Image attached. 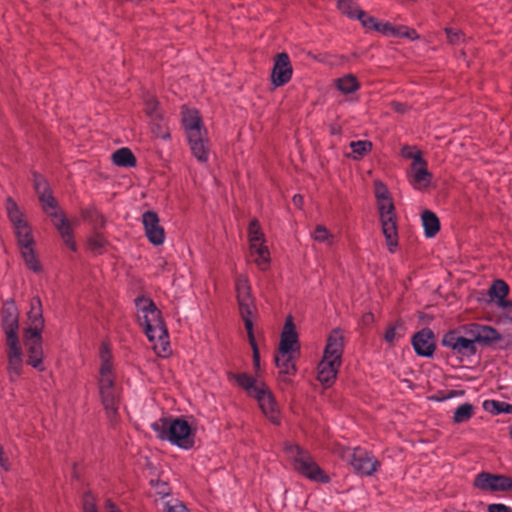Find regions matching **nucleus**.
<instances>
[{
	"label": "nucleus",
	"mask_w": 512,
	"mask_h": 512,
	"mask_svg": "<svg viewBox=\"0 0 512 512\" xmlns=\"http://www.w3.org/2000/svg\"><path fill=\"white\" fill-rule=\"evenodd\" d=\"M374 192L377 200L382 232L385 236L389 251L394 252L398 245L394 204L387 187L382 182H374Z\"/></svg>",
	"instance_id": "obj_9"
},
{
	"label": "nucleus",
	"mask_w": 512,
	"mask_h": 512,
	"mask_svg": "<svg viewBox=\"0 0 512 512\" xmlns=\"http://www.w3.org/2000/svg\"><path fill=\"white\" fill-rule=\"evenodd\" d=\"M192 155L200 163H206L210 155V144L207 131L187 137Z\"/></svg>",
	"instance_id": "obj_21"
},
{
	"label": "nucleus",
	"mask_w": 512,
	"mask_h": 512,
	"mask_svg": "<svg viewBox=\"0 0 512 512\" xmlns=\"http://www.w3.org/2000/svg\"><path fill=\"white\" fill-rule=\"evenodd\" d=\"M7 344V361L8 375L12 382L17 381L23 373L24 354L20 342H12Z\"/></svg>",
	"instance_id": "obj_15"
},
{
	"label": "nucleus",
	"mask_w": 512,
	"mask_h": 512,
	"mask_svg": "<svg viewBox=\"0 0 512 512\" xmlns=\"http://www.w3.org/2000/svg\"><path fill=\"white\" fill-rule=\"evenodd\" d=\"M310 235L312 239L318 243L325 244L329 247L334 244V235L322 224L316 225Z\"/></svg>",
	"instance_id": "obj_32"
},
{
	"label": "nucleus",
	"mask_w": 512,
	"mask_h": 512,
	"mask_svg": "<svg viewBox=\"0 0 512 512\" xmlns=\"http://www.w3.org/2000/svg\"><path fill=\"white\" fill-rule=\"evenodd\" d=\"M98 389L102 404L111 422L116 421L120 391L115 381L112 355L106 345L100 349Z\"/></svg>",
	"instance_id": "obj_4"
},
{
	"label": "nucleus",
	"mask_w": 512,
	"mask_h": 512,
	"mask_svg": "<svg viewBox=\"0 0 512 512\" xmlns=\"http://www.w3.org/2000/svg\"><path fill=\"white\" fill-rule=\"evenodd\" d=\"M413 159L410 172V183L415 189H424L428 187L431 181V175L427 170L426 161L421 157L419 151L410 154Z\"/></svg>",
	"instance_id": "obj_14"
},
{
	"label": "nucleus",
	"mask_w": 512,
	"mask_h": 512,
	"mask_svg": "<svg viewBox=\"0 0 512 512\" xmlns=\"http://www.w3.org/2000/svg\"><path fill=\"white\" fill-rule=\"evenodd\" d=\"M2 327L6 335V343L19 342L18 312L13 303H6L2 310Z\"/></svg>",
	"instance_id": "obj_16"
},
{
	"label": "nucleus",
	"mask_w": 512,
	"mask_h": 512,
	"mask_svg": "<svg viewBox=\"0 0 512 512\" xmlns=\"http://www.w3.org/2000/svg\"><path fill=\"white\" fill-rule=\"evenodd\" d=\"M136 309L138 322L144 328L153 350L158 356L166 357L169 354L170 345L161 312L151 299L145 297L136 299Z\"/></svg>",
	"instance_id": "obj_1"
},
{
	"label": "nucleus",
	"mask_w": 512,
	"mask_h": 512,
	"mask_svg": "<svg viewBox=\"0 0 512 512\" xmlns=\"http://www.w3.org/2000/svg\"><path fill=\"white\" fill-rule=\"evenodd\" d=\"M83 510L84 512H97L95 507V500L92 495L88 494L85 496Z\"/></svg>",
	"instance_id": "obj_46"
},
{
	"label": "nucleus",
	"mask_w": 512,
	"mask_h": 512,
	"mask_svg": "<svg viewBox=\"0 0 512 512\" xmlns=\"http://www.w3.org/2000/svg\"><path fill=\"white\" fill-rule=\"evenodd\" d=\"M442 344L460 354L471 355L476 352L475 343L472 337L460 336L457 332L451 331L444 335Z\"/></svg>",
	"instance_id": "obj_19"
},
{
	"label": "nucleus",
	"mask_w": 512,
	"mask_h": 512,
	"mask_svg": "<svg viewBox=\"0 0 512 512\" xmlns=\"http://www.w3.org/2000/svg\"><path fill=\"white\" fill-rule=\"evenodd\" d=\"M474 486L483 491H507L512 489V478L483 472L475 477Z\"/></svg>",
	"instance_id": "obj_13"
},
{
	"label": "nucleus",
	"mask_w": 512,
	"mask_h": 512,
	"mask_svg": "<svg viewBox=\"0 0 512 512\" xmlns=\"http://www.w3.org/2000/svg\"><path fill=\"white\" fill-rule=\"evenodd\" d=\"M463 329L466 336L473 338L474 343L487 344L501 339L499 332L491 326L473 323Z\"/></svg>",
	"instance_id": "obj_18"
},
{
	"label": "nucleus",
	"mask_w": 512,
	"mask_h": 512,
	"mask_svg": "<svg viewBox=\"0 0 512 512\" xmlns=\"http://www.w3.org/2000/svg\"><path fill=\"white\" fill-rule=\"evenodd\" d=\"M488 512H512V510L504 504H491L488 507Z\"/></svg>",
	"instance_id": "obj_47"
},
{
	"label": "nucleus",
	"mask_w": 512,
	"mask_h": 512,
	"mask_svg": "<svg viewBox=\"0 0 512 512\" xmlns=\"http://www.w3.org/2000/svg\"><path fill=\"white\" fill-rule=\"evenodd\" d=\"M510 435H511V437H512V428H511V431H510Z\"/></svg>",
	"instance_id": "obj_55"
},
{
	"label": "nucleus",
	"mask_w": 512,
	"mask_h": 512,
	"mask_svg": "<svg viewBox=\"0 0 512 512\" xmlns=\"http://www.w3.org/2000/svg\"><path fill=\"white\" fill-rule=\"evenodd\" d=\"M298 354L293 353H280L275 356V364L280 374L294 375L296 372L295 359Z\"/></svg>",
	"instance_id": "obj_27"
},
{
	"label": "nucleus",
	"mask_w": 512,
	"mask_h": 512,
	"mask_svg": "<svg viewBox=\"0 0 512 512\" xmlns=\"http://www.w3.org/2000/svg\"><path fill=\"white\" fill-rule=\"evenodd\" d=\"M235 292L240 315L245 326H247V321L253 322V318L256 313V305L251 292L249 279L246 275L239 274L236 276Z\"/></svg>",
	"instance_id": "obj_11"
},
{
	"label": "nucleus",
	"mask_w": 512,
	"mask_h": 512,
	"mask_svg": "<svg viewBox=\"0 0 512 512\" xmlns=\"http://www.w3.org/2000/svg\"><path fill=\"white\" fill-rule=\"evenodd\" d=\"M404 336V329L402 324L397 323L394 326L389 327L385 334L384 339L386 342L392 344Z\"/></svg>",
	"instance_id": "obj_41"
},
{
	"label": "nucleus",
	"mask_w": 512,
	"mask_h": 512,
	"mask_svg": "<svg viewBox=\"0 0 512 512\" xmlns=\"http://www.w3.org/2000/svg\"><path fill=\"white\" fill-rule=\"evenodd\" d=\"M249 343L253 350V365L256 370L260 368V354L259 350L255 341L254 333H253V322L247 321V326H245Z\"/></svg>",
	"instance_id": "obj_37"
},
{
	"label": "nucleus",
	"mask_w": 512,
	"mask_h": 512,
	"mask_svg": "<svg viewBox=\"0 0 512 512\" xmlns=\"http://www.w3.org/2000/svg\"><path fill=\"white\" fill-rule=\"evenodd\" d=\"M112 161L120 167H132L136 163V159L128 148H120L112 154Z\"/></svg>",
	"instance_id": "obj_30"
},
{
	"label": "nucleus",
	"mask_w": 512,
	"mask_h": 512,
	"mask_svg": "<svg viewBox=\"0 0 512 512\" xmlns=\"http://www.w3.org/2000/svg\"><path fill=\"white\" fill-rule=\"evenodd\" d=\"M447 38L450 43L455 44L461 41L462 34L459 30L453 29V28H446L445 29Z\"/></svg>",
	"instance_id": "obj_45"
},
{
	"label": "nucleus",
	"mask_w": 512,
	"mask_h": 512,
	"mask_svg": "<svg viewBox=\"0 0 512 512\" xmlns=\"http://www.w3.org/2000/svg\"><path fill=\"white\" fill-rule=\"evenodd\" d=\"M160 440L168 441L182 449H190L195 443V429L181 417L160 418L151 424Z\"/></svg>",
	"instance_id": "obj_6"
},
{
	"label": "nucleus",
	"mask_w": 512,
	"mask_h": 512,
	"mask_svg": "<svg viewBox=\"0 0 512 512\" xmlns=\"http://www.w3.org/2000/svg\"><path fill=\"white\" fill-rule=\"evenodd\" d=\"M34 187L38 194L43 211L52 218L54 226L59 231L65 244L72 250H76V243L73 239L71 225L57 206L46 180L38 174L34 175Z\"/></svg>",
	"instance_id": "obj_5"
},
{
	"label": "nucleus",
	"mask_w": 512,
	"mask_h": 512,
	"mask_svg": "<svg viewBox=\"0 0 512 512\" xmlns=\"http://www.w3.org/2000/svg\"><path fill=\"white\" fill-rule=\"evenodd\" d=\"M0 466L4 469V470H9L10 468V463H9V460L8 458L5 456L4 454V450L2 448V446L0 445Z\"/></svg>",
	"instance_id": "obj_49"
},
{
	"label": "nucleus",
	"mask_w": 512,
	"mask_h": 512,
	"mask_svg": "<svg viewBox=\"0 0 512 512\" xmlns=\"http://www.w3.org/2000/svg\"><path fill=\"white\" fill-rule=\"evenodd\" d=\"M27 316L28 319L23 338L28 353V364L39 371H43L42 332L45 322L42 303L39 297H33L31 299L30 310Z\"/></svg>",
	"instance_id": "obj_2"
},
{
	"label": "nucleus",
	"mask_w": 512,
	"mask_h": 512,
	"mask_svg": "<svg viewBox=\"0 0 512 512\" xmlns=\"http://www.w3.org/2000/svg\"><path fill=\"white\" fill-rule=\"evenodd\" d=\"M509 287L503 280H496L489 289L491 300H495L499 308H502L508 301L505 300L508 295Z\"/></svg>",
	"instance_id": "obj_28"
},
{
	"label": "nucleus",
	"mask_w": 512,
	"mask_h": 512,
	"mask_svg": "<svg viewBox=\"0 0 512 512\" xmlns=\"http://www.w3.org/2000/svg\"><path fill=\"white\" fill-rule=\"evenodd\" d=\"M278 352L293 354L299 353L298 336L291 321H287L284 326Z\"/></svg>",
	"instance_id": "obj_23"
},
{
	"label": "nucleus",
	"mask_w": 512,
	"mask_h": 512,
	"mask_svg": "<svg viewBox=\"0 0 512 512\" xmlns=\"http://www.w3.org/2000/svg\"><path fill=\"white\" fill-rule=\"evenodd\" d=\"M343 349V332L340 329H334L327 338L317 372V379L327 387L331 386L337 377L342 362Z\"/></svg>",
	"instance_id": "obj_7"
},
{
	"label": "nucleus",
	"mask_w": 512,
	"mask_h": 512,
	"mask_svg": "<svg viewBox=\"0 0 512 512\" xmlns=\"http://www.w3.org/2000/svg\"><path fill=\"white\" fill-rule=\"evenodd\" d=\"M412 345L419 356L431 357L435 350V338L430 329H423L416 333Z\"/></svg>",
	"instance_id": "obj_22"
},
{
	"label": "nucleus",
	"mask_w": 512,
	"mask_h": 512,
	"mask_svg": "<svg viewBox=\"0 0 512 512\" xmlns=\"http://www.w3.org/2000/svg\"><path fill=\"white\" fill-rule=\"evenodd\" d=\"M422 224L425 235L429 238L434 237L440 229L439 219L433 212L428 210L422 213Z\"/></svg>",
	"instance_id": "obj_29"
},
{
	"label": "nucleus",
	"mask_w": 512,
	"mask_h": 512,
	"mask_svg": "<svg viewBox=\"0 0 512 512\" xmlns=\"http://www.w3.org/2000/svg\"><path fill=\"white\" fill-rule=\"evenodd\" d=\"M158 102L154 99L153 96H148L145 99V111L146 114L153 120H157L160 117V114L157 112Z\"/></svg>",
	"instance_id": "obj_42"
},
{
	"label": "nucleus",
	"mask_w": 512,
	"mask_h": 512,
	"mask_svg": "<svg viewBox=\"0 0 512 512\" xmlns=\"http://www.w3.org/2000/svg\"><path fill=\"white\" fill-rule=\"evenodd\" d=\"M338 90L344 94H351L360 87L357 78L352 74H347L335 81Z\"/></svg>",
	"instance_id": "obj_31"
},
{
	"label": "nucleus",
	"mask_w": 512,
	"mask_h": 512,
	"mask_svg": "<svg viewBox=\"0 0 512 512\" xmlns=\"http://www.w3.org/2000/svg\"><path fill=\"white\" fill-rule=\"evenodd\" d=\"M6 210L14 228V233L25 265L35 273L40 272L42 266L34 250L35 241L32 229L24 213L12 199L7 200Z\"/></svg>",
	"instance_id": "obj_3"
},
{
	"label": "nucleus",
	"mask_w": 512,
	"mask_h": 512,
	"mask_svg": "<svg viewBox=\"0 0 512 512\" xmlns=\"http://www.w3.org/2000/svg\"><path fill=\"white\" fill-rule=\"evenodd\" d=\"M284 452L294 469L307 479L318 483H328L330 481V477L319 467L311 455L298 445L286 442Z\"/></svg>",
	"instance_id": "obj_10"
},
{
	"label": "nucleus",
	"mask_w": 512,
	"mask_h": 512,
	"mask_svg": "<svg viewBox=\"0 0 512 512\" xmlns=\"http://www.w3.org/2000/svg\"><path fill=\"white\" fill-rule=\"evenodd\" d=\"M350 147L354 153V158L357 159L367 154L371 150L372 144L369 141H352Z\"/></svg>",
	"instance_id": "obj_40"
},
{
	"label": "nucleus",
	"mask_w": 512,
	"mask_h": 512,
	"mask_svg": "<svg viewBox=\"0 0 512 512\" xmlns=\"http://www.w3.org/2000/svg\"><path fill=\"white\" fill-rule=\"evenodd\" d=\"M249 245L265 242V236L257 220H252L248 227Z\"/></svg>",
	"instance_id": "obj_36"
},
{
	"label": "nucleus",
	"mask_w": 512,
	"mask_h": 512,
	"mask_svg": "<svg viewBox=\"0 0 512 512\" xmlns=\"http://www.w3.org/2000/svg\"><path fill=\"white\" fill-rule=\"evenodd\" d=\"M161 512H189V510L178 498H168L163 502Z\"/></svg>",
	"instance_id": "obj_39"
},
{
	"label": "nucleus",
	"mask_w": 512,
	"mask_h": 512,
	"mask_svg": "<svg viewBox=\"0 0 512 512\" xmlns=\"http://www.w3.org/2000/svg\"><path fill=\"white\" fill-rule=\"evenodd\" d=\"M292 201L299 208L303 205V197L299 194L294 195Z\"/></svg>",
	"instance_id": "obj_51"
},
{
	"label": "nucleus",
	"mask_w": 512,
	"mask_h": 512,
	"mask_svg": "<svg viewBox=\"0 0 512 512\" xmlns=\"http://www.w3.org/2000/svg\"><path fill=\"white\" fill-rule=\"evenodd\" d=\"M375 31L381 33L384 36L405 37L411 40H416L419 38V35L414 29L408 28L406 26H393L389 22L378 21Z\"/></svg>",
	"instance_id": "obj_24"
},
{
	"label": "nucleus",
	"mask_w": 512,
	"mask_h": 512,
	"mask_svg": "<svg viewBox=\"0 0 512 512\" xmlns=\"http://www.w3.org/2000/svg\"><path fill=\"white\" fill-rule=\"evenodd\" d=\"M151 485L154 488L156 495L159 496V499H156V502L160 509L163 508L164 501H166L168 498H174L170 495L171 488L166 482L159 479L151 480Z\"/></svg>",
	"instance_id": "obj_34"
},
{
	"label": "nucleus",
	"mask_w": 512,
	"mask_h": 512,
	"mask_svg": "<svg viewBox=\"0 0 512 512\" xmlns=\"http://www.w3.org/2000/svg\"><path fill=\"white\" fill-rule=\"evenodd\" d=\"M237 384L242 387L249 396L255 398L262 413L273 424H280V410L275 398L266 384L262 381L242 373L233 376Z\"/></svg>",
	"instance_id": "obj_8"
},
{
	"label": "nucleus",
	"mask_w": 512,
	"mask_h": 512,
	"mask_svg": "<svg viewBox=\"0 0 512 512\" xmlns=\"http://www.w3.org/2000/svg\"><path fill=\"white\" fill-rule=\"evenodd\" d=\"M345 457L350 461L354 471L360 475L370 476L378 468L379 462L368 451L355 448L353 451L347 450Z\"/></svg>",
	"instance_id": "obj_12"
},
{
	"label": "nucleus",
	"mask_w": 512,
	"mask_h": 512,
	"mask_svg": "<svg viewBox=\"0 0 512 512\" xmlns=\"http://www.w3.org/2000/svg\"><path fill=\"white\" fill-rule=\"evenodd\" d=\"M391 105L396 112L403 113L405 111V106L402 103L393 102Z\"/></svg>",
	"instance_id": "obj_52"
},
{
	"label": "nucleus",
	"mask_w": 512,
	"mask_h": 512,
	"mask_svg": "<svg viewBox=\"0 0 512 512\" xmlns=\"http://www.w3.org/2000/svg\"><path fill=\"white\" fill-rule=\"evenodd\" d=\"M337 8L343 15L349 18H358L359 12H362L359 6L352 0H339Z\"/></svg>",
	"instance_id": "obj_35"
},
{
	"label": "nucleus",
	"mask_w": 512,
	"mask_h": 512,
	"mask_svg": "<svg viewBox=\"0 0 512 512\" xmlns=\"http://www.w3.org/2000/svg\"><path fill=\"white\" fill-rule=\"evenodd\" d=\"M292 71L288 55L286 53L278 54L272 70V84L276 87L286 84L291 79Z\"/></svg>",
	"instance_id": "obj_20"
},
{
	"label": "nucleus",
	"mask_w": 512,
	"mask_h": 512,
	"mask_svg": "<svg viewBox=\"0 0 512 512\" xmlns=\"http://www.w3.org/2000/svg\"><path fill=\"white\" fill-rule=\"evenodd\" d=\"M155 127L157 128V130H155V128H153V132L155 133L156 136L161 137V138L169 137V133L166 130H162V127L160 125L157 124V125H155Z\"/></svg>",
	"instance_id": "obj_50"
},
{
	"label": "nucleus",
	"mask_w": 512,
	"mask_h": 512,
	"mask_svg": "<svg viewBox=\"0 0 512 512\" xmlns=\"http://www.w3.org/2000/svg\"><path fill=\"white\" fill-rule=\"evenodd\" d=\"M357 19L361 22L362 26L368 30H376V26L379 21L377 18L365 13L363 10L362 12H359Z\"/></svg>",
	"instance_id": "obj_44"
},
{
	"label": "nucleus",
	"mask_w": 512,
	"mask_h": 512,
	"mask_svg": "<svg viewBox=\"0 0 512 512\" xmlns=\"http://www.w3.org/2000/svg\"><path fill=\"white\" fill-rule=\"evenodd\" d=\"M249 250L251 257L258 268L263 271L268 269L271 258L265 242L249 245Z\"/></svg>",
	"instance_id": "obj_26"
},
{
	"label": "nucleus",
	"mask_w": 512,
	"mask_h": 512,
	"mask_svg": "<svg viewBox=\"0 0 512 512\" xmlns=\"http://www.w3.org/2000/svg\"><path fill=\"white\" fill-rule=\"evenodd\" d=\"M473 415V406L469 403L460 405L454 412L453 420L455 423L468 421Z\"/></svg>",
	"instance_id": "obj_38"
},
{
	"label": "nucleus",
	"mask_w": 512,
	"mask_h": 512,
	"mask_svg": "<svg viewBox=\"0 0 512 512\" xmlns=\"http://www.w3.org/2000/svg\"><path fill=\"white\" fill-rule=\"evenodd\" d=\"M182 123L187 137L207 131L197 110L183 109Z\"/></svg>",
	"instance_id": "obj_25"
},
{
	"label": "nucleus",
	"mask_w": 512,
	"mask_h": 512,
	"mask_svg": "<svg viewBox=\"0 0 512 512\" xmlns=\"http://www.w3.org/2000/svg\"><path fill=\"white\" fill-rule=\"evenodd\" d=\"M483 408L494 415L498 414H512V404L498 400H486L483 403Z\"/></svg>",
	"instance_id": "obj_33"
},
{
	"label": "nucleus",
	"mask_w": 512,
	"mask_h": 512,
	"mask_svg": "<svg viewBox=\"0 0 512 512\" xmlns=\"http://www.w3.org/2000/svg\"><path fill=\"white\" fill-rule=\"evenodd\" d=\"M503 316L512 322V301H508L502 308Z\"/></svg>",
	"instance_id": "obj_48"
},
{
	"label": "nucleus",
	"mask_w": 512,
	"mask_h": 512,
	"mask_svg": "<svg viewBox=\"0 0 512 512\" xmlns=\"http://www.w3.org/2000/svg\"><path fill=\"white\" fill-rule=\"evenodd\" d=\"M107 241L103 237V235L99 233H95L91 236L89 239V247L91 250H93L96 253H101L104 247L106 246Z\"/></svg>",
	"instance_id": "obj_43"
},
{
	"label": "nucleus",
	"mask_w": 512,
	"mask_h": 512,
	"mask_svg": "<svg viewBox=\"0 0 512 512\" xmlns=\"http://www.w3.org/2000/svg\"><path fill=\"white\" fill-rule=\"evenodd\" d=\"M106 509L107 512H120V510L109 500L106 502Z\"/></svg>",
	"instance_id": "obj_53"
},
{
	"label": "nucleus",
	"mask_w": 512,
	"mask_h": 512,
	"mask_svg": "<svg viewBox=\"0 0 512 512\" xmlns=\"http://www.w3.org/2000/svg\"><path fill=\"white\" fill-rule=\"evenodd\" d=\"M142 223L146 237L153 245H161L165 240V232L160 225L158 215L153 211H147L142 215Z\"/></svg>",
	"instance_id": "obj_17"
},
{
	"label": "nucleus",
	"mask_w": 512,
	"mask_h": 512,
	"mask_svg": "<svg viewBox=\"0 0 512 512\" xmlns=\"http://www.w3.org/2000/svg\"><path fill=\"white\" fill-rule=\"evenodd\" d=\"M372 320H373V315H372V314H366V315L364 316V321H365V322H367V323H368L369 321H372Z\"/></svg>",
	"instance_id": "obj_54"
}]
</instances>
